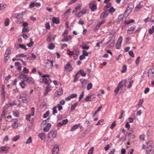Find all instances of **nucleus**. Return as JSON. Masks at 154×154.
I'll return each mask as SVG.
<instances>
[{"label": "nucleus", "instance_id": "774afa93", "mask_svg": "<svg viewBox=\"0 0 154 154\" xmlns=\"http://www.w3.org/2000/svg\"><path fill=\"white\" fill-rule=\"evenodd\" d=\"M115 32L114 30H112L111 32H110L109 33V36L112 37L115 34Z\"/></svg>", "mask_w": 154, "mask_h": 154}, {"label": "nucleus", "instance_id": "13d9d810", "mask_svg": "<svg viewBox=\"0 0 154 154\" xmlns=\"http://www.w3.org/2000/svg\"><path fill=\"white\" fill-rule=\"evenodd\" d=\"M32 142V137H30L26 142V144L31 143Z\"/></svg>", "mask_w": 154, "mask_h": 154}, {"label": "nucleus", "instance_id": "9b49d317", "mask_svg": "<svg viewBox=\"0 0 154 154\" xmlns=\"http://www.w3.org/2000/svg\"><path fill=\"white\" fill-rule=\"evenodd\" d=\"M10 147L7 146L0 147V153L3 152H7L10 149Z\"/></svg>", "mask_w": 154, "mask_h": 154}, {"label": "nucleus", "instance_id": "e433bc0d", "mask_svg": "<svg viewBox=\"0 0 154 154\" xmlns=\"http://www.w3.org/2000/svg\"><path fill=\"white\" fill-rule=\"evenodd\" d=\"M78 104V103L76 102L74 104H73L71 106V110L72 111L74 110L75 108V107L77 106Z\"/></svg>", "mask_w": 154, "mask_h": 154}, {"label": "nucleus", "instance_id": "0eeeda50", "mask_svg": "<svg viewBox=\"0 0 154 154\" xmlns=\"http://www.w3.org/2000/svg\"><path fill=\"white\" fill-rule=\"evenodd\" d=\"M122 40V36H119L116 44V48L117 49H119L120 48Z\"/></svg>", "mask_w": 154, "mask_h": 154}, {"label": "nucleus", "instance_id": "412c9836", "mask_svg": "<svg viewBox=\"0 0 154 154\" xmlns=\"http://www.w3.org/2000/svg\"><path fill=\"white\" fill-rule=\"evenodd\" d=\"M72 38V36L71 35H70L66 37H64V38L62 39V42H67L69 40H71Z\"/></svg>", "mask_w": 154, "mask_h": 154}, {"label": "nucleus", "instance_id": "4be33fe9", "mask_svg": "<svg viewBox=\"0 0 154 154\" xmlns=\"http://www.w3.org/2000/svg\"><path fill=\"white\" fill-rule=\"evenodd\" d=\"M52 21L54 23L57 24L60 23V19L58 17H54L52 18Z\"/></svg>", "mask_w": 154, "mask_h": 154}, {"label": "nucleus", "instance_id": "8fccbe9b", "mask_svg": "<svg viewBox=\"0 0 154 154\" xmlns=\"http://www.w3.org/2000/svg\"><path fill=\"white\" fill-rule=\"evenodd\" d=\"M92 87V85L91 83H89L87 86V90L88 91L90 90Z\"/></svg>", "mask_w": 154, "mask_h": 154}, {"label": "nucleus", "instance_id": "423d86ee", "mask_svg": "<svg viewBox=\"0 0 154 154\" xmlns=\"http://www.w3.org/2000/svg\"><path fill=\"white\" fill-rule=\"evenodd\" d=\"M47 60L49 62H47L45 64V67L48 69H51L53 66V61L49 59H47Z\"/></svg>", "mask_w": 154, "mask_h": 154}, {"label": "nucleus", "instance_id": "a211bd4d", "mask_svg": "<svg viewBox=\"0 0 154 154\" xmlns=\"http://www.w3.org/2000/svg\"><path fill=\"white\" fill-rule=\"evenodd\" d=\"M147 154H152V147L150 145L147 146L146 149Z\"/></svg>", "mask_w": 154, "mask_h": 154}, {"label": "nucleus", "instance_id": "f03ea898", "mask_svg": "<svg viewBox=\"0 0 154 154\" xmlns=\"http://www.w3.org/2000/svg\"><path fill=\"white\" fill-rule=\"evenodd\" d=\"M48 120V119H46L42 123L41 125L42 127H44L43 131L45 132H48L50 127H51V123H47L46 121Z\"/></svg>", "mask_w": 154, "mask_h": 154}, {"label": "nucleus", "instance_id": "7ed1b4c3", "mask_svg": "<svg viewBox=\"0 0 154 154\" xmlns=\"http://www.w3.org/2000/svg\"><path fill=\"white\" fill-rule=\"evenodd\" d=\"M126 82V79H124L121 81L119 83L117 88L114 90V92L116 94H117L119 91L125 85Z\"/></svg>", "mask_w": 154, "mask_h": 154}, {"label": "nucleus", "instance_id": "cd10ccee", "mask_svg": "<svg viewBox=\"0 0 154 154\" xmlns=\"http://www.w3.org/2000/svg\"><path fill=\"white\" fill-rule=\"evenodd\" d=\"M15 66L17 67V69L19 70H21V69L22 67L20 66V63L19 62H16L15 63Z\"/></svg>", "mask_w": 154, "mask_h": 154}, {"label": "nucleus", "instance_id": "f8f14e48", "mask_svg": "<svg viewBox=\"0 0 154 154\" xmlns=\"http://www.w3.org/2000/svg\"><path fill=\"white\" fill-rule=\"evenodd\" d=\"M148 77H151L154 76V68H150L148 72Z\"/></svg>", "mask_w": 154, "mask_h": 154}, {"label": "nucleus", "instance_id": "5701e85b", "mask_svg": "<svg viewBox=\"0 0 154 154\" xmlns=\"http://www.w3.org/2000/svg\"><path fill=\"white\" fill-rule=\"evenodd\" d=\"M51 90V87L48 85L46 88V90L44 94L45 96H46L47 94Z\"/></svg>", "mask_w": 154, "mask_h": 154}, {"label": "nucleus", "instance_id": "864d4df0", "mask_svg": "<svg viewBox=\"0 0 154 154\" xmlns=\"http://www.w3.org/2000/svg\"><path fill=\"white\" fill-rule=\"evenodd\" d=\"M140 58V57L138 56L135 60V63L137 65H138L139 63Z\"/></svg>", "mask_w": 154, "mask_h": 154}, {"label": "nucleus", "instance_id": "393cba45", "mask_svg": "<svg viewBox=\"0 0 154 154\" xmlns=\"http://www.w3.org/2000/svg\"><path fill=\"white\" fill-rule=\"evenodd\" d=\"M80 124H75L73 125L72 127L70 130V131H75L79 126Z\"/></svg>", "mask_w": 154, "mask_h": 154}, {"label": "nucleus", "instance_id": "f3484780", "mask_svg": "<svg viewBox=\"0 0 154 154\" xmlns=\"http://www.w3.org/2000/svg\"><path fill=\"white\" fill-rule=\"evenodd\" d=\"M26 11H22L19 14H14V17L16 18H19L22 17L23 15L25 14Z\"/></svg>", "mask_w": 154, "mask_h": 154}, {"label": "nucleus", "instance_id": "9d476101", "mask_svg": "<svg viewBox=\"0 0 154 154\" xmlns=\"http://www.w3.org/2000/svg\"><path fill=\"white\" fill-rule=\"evenodd\" d=\"M63 94V91L62 88H60L58 89L55 93L56 96H61Z\"/></svg>", "mask_w": 154, "mask_h": 154}, {"label": "nucleus", "instance_id": "5fc2aeb1", "mask_svg": "<svg viewBox=\"0 0 154 154\" xmlns=\"http://www.w3.org/2000/svg\"><path fill=\"white\" fill-rule=\"evenodd\" d=\"M101 108V106H100L98 108L97 110L93 114V116H94L96 115L97 113L100 110Z\"/></svg>", "mask_w": 154, "mask_h": 154}, {"label": "nucleus", "instance_id": "79ce46f5", "mask_svg": "<svg viewBox=\"0 0 154 154\" xmlns=\"http://www.w3.org/2000/svg\"><path fill=\"white\" fill-rule=\"evenodd\" d=\"M142 7V5H140V2L137 5L135 8V10L137 11H139Z\"/></svg>", "mask_w": 154, "mask_h": 154}, {"label": "nucleus", "instance_id": "bb28decb", "mask_svg": "<svg viewBox=\"0 0 154 154\" xmlns=\"http://www.w3.org/2000/svg\"><path fill=\"white\" fill-rule=\"evenodd\" d=\"M38 136L41 140H42L45 138V134L43 133H40L39 134Z\"/></svg>", "mask_w": 154, "mask_h": 154}, {"label": "nucleus", "instance_id": "473e14b6", "mask_svg": "<svg viewBox=\"0 0 154 154\" xmlns=\"http://www.w3.org/2000/svg\"><path fill=\"white\" fill-rule=\"evenodd\" d=\"M18 46L19 47H16L17 48H20L22 49L25 50L26 51L27 50V48H26V46H25V45L20 44Z\"/></svg>", "mask_w": 154, "mask_h": 154}, {"label": "nucleus", "instance_id": "72a5a7b5", "mask_svg": "<svg viewBox=\"0 0 154 154\" xmlns=\"http://www.w3.org/2000/svg\"><path fill=\"white\" fill-rule=\"evenodd\" d=\"M11 49L9 48H8L6 51L5 54L9 56V55L11 54Z\"/></svg>", "mask_w": 154, "mask_h": 154}, {"label": "nucleus", "instance_id": "37998d69", "mask_svg": "<svg viewBox=\"0 0 154 154\" xmlns=\"http://www.w3.org/2000/svg\"><path fill=\"white\" fill-rule=\"evenodd\" d=\"M9 19L7 18H6L5 21V24L6 26H8L9 25Z\"/></svg>", "mask_w": 154, "mask_h": 154}, {"label": "nucleus", "instance_id": "c9c22d12", "mask_svg": "<svg viewBox=\"0 0 154 154\" xmlns=\"http://www.w3.org/2000/svg\"><path fill=\"white\" fill-rule=\"evenodd\" d=\"M78 72L74 76V80L73 81L74 82H76L77 81H78V79H79V76L78 75Z\"/></svg>", "mask_w": 154, "mask_h": 154}, {"label": "nucleus", "instance_id": "7c9ffc66", "mask_svg": "<svg viewBox=\"0 0 154 154\" xmlns=\"http://www.w3.org/2000/svg\"><path fill=\"white\" fill-rule=\"evenodd\" d=\"M122 69L121 71V72L122 73H124L125 72H126L127 70V66L125 65H124L123 66Z\"/></svg>", "mask_w": 154, "mask_h": 154}, {"label": "nucleus", "instance_id": "a878e982", "mask_svg": "<svg viewBox=\"0 0 154 154\" xmlns=\"http://www.w3.org/2000/svg\"><path fill=\"white\" fill-rule=\"evenodd\" d=\"M18 122L17 119H16L14 122L12 124V126L13 128H16L18 126Z\"/></svg>", "mask_w": 154, "mask_h": 154}, {"label": "nucleus", "instance_id": "680f3d73", "mask_svg": "<svg viewBox=\"0 0 154 154\" xmlns=\"http://www.w3.org/2000/svg\"><path fill=\"white\" fill-rule=\"evenodd\" d=\"M16 56L17 57H26V55H25L23 53H21L17 54V55H16Z\"/></svg>", "mask_w": 154, "mask_h": 154}, {"label": "nucleus", "instance_id": "39448f33", "mask_svg": "<svg viewBox=\"0 0 154 154\" xmlns=\"http://www.w3.org/2000/svg\"><path fill=\"white\" fill-rule=\"evenodd\" d=\"M88 10L86 9H82L81 11L78 13L76 14L75 16L76 17L79 18L84 15H85L88 13Z\"/></svg>", "mask_w": 154, "mask_h": 154}, {"label": "nucleus", "instance_id": "20e7f679", "mask_svg": "<svg viewBox=\"0 0 154 154\" xmlns=\"http://www.w3.org/2000/svg\"><path fill=\"white\" fill-rule=\"evenodd\" d=\"M57 132L56 131L53 130L51 131L48 134V137L49 139L52 140L56 137Z\"/></svg>", "mask_w": 154, "mask_h": 154}, {"label": "nucleus", "instance_id": "58836bf2", "mask_svg": "<svg viewBox=\"0 0 154 154\" xmlns=\"http://www.w3.org/2000/svg\"><path fill=\"white\" fill-rule=\"evenodd\" d=\"M79 72L81 75L82 76L84 77L86 75V73L82 70H80Z\"/></svg>", "mask_w": 154, "mask_h": 154}, {"label": "nucleus", "instance_id": "a18cd8bd", "mask_svg": "<svg viewBox=\"0 0 154 154\" xmlns=\"http://www.w3.org/2000/svg\"><path fill=\"white\" fill-rule=\"evenodd\" d=\"M19 98L22 99L23 102L26 103L27 101L26 99L25 98V97H23L22 96V95H19Z\"/></svg>", "mask_w": 154, "mask_h": 154}, {"label": "nucleus", "instance_id": "4468645a", "mask_svg": "<svg viewBox=\"0 0 154 154\" xmlns=\"http://www.w3.org/2000/svg\"><path fill=\"white\" fill-rule=\"evenodd\" d=\"M89 7L92 11H94L97 9V4H92L90 3L89 4Z\"/></svg>", "mask_w": 154, "mask_h": 154}, {"label": "nucleus", "instance_id": "1a4fd4ad", "mask_svg": "<svg viewBox=\"0 0 154 154\" xmlns=\"http://www.w3.org/2000/svg\"><path fill=\"white\" fill-rule=\"evenodd\" d=\"M72 67L70 65V63L68 62L64 66L65 70L67 72H69L72 71Z\"/></svg>", "mask_w": 154, "mask_h": 154}, {"label": "nucleus", "instance_id": "c85d7f7f", "mask_svg": "<svg viewBox=\"0 0 154 154\" xmlns=\"http://www.w3.org/2000/svg\"><path fill=\"white\" fill-rule=\"evenodd\" d=\"M92 95H91L87 96L85 99V101H90L93 100V98H92Z\"/></svg>", "mask_w": 154, "mask_h": 154}, {"label": "nucleus", "instance_id": "4c0bfd02", "mask_svg": "<svg viewBox=\"0 0 154 154\" xmlns=\"http://www.w3.org/2000/svg\"><path fill=\"white\" fill-rule=\"evenodd\" d=\"M80 81L82 85H85L87 83V80L85 79H80Z\"/></svg>", "mask_w": 154, "mask_h": 154}, {"label": "nucleus", "instance_id": "6ab92c4d", "mask_svg": "<svg viewBox=\"0 0 154 154\" xmlns=\"http://www.w3.org/2000/svg\"><path fill=\"white\" fill-rule=\"evenodd\" d=\"M105 22V20H103L100 22L94 28V30H98L101 26Z\"/></svg>", "mask_w": 154, "mask_h": 154}, {"label": "nucleus", "instance_id": "603ef678", "mask_svg": "<svg viewBox=\"0 0 154 154\" xmlns=\"http://www.w3.org/2000/svg\"><path fill=\"white\" fill-rule=\"evenodd\" d=\"M94 149V147H91L89 150L88 152V154H92L93 152Z\"/></svg>", "mask_w": 154, "mask_h": 154}, {"label": "nucleus", "instance_id": "c756f323", "mask_svg": "<svg viewBox=\"0 0 154 154\" xmlns=\"http://www.w3.org/2000/svg\"><path fill=\"white\" fill-rule=\"evenodd\" d=\"M25 81V80H23L19 84L20 85V86L23 89L25 88L26 86V84H25V83L24 82Z\"/></svg>", "mask_w": 154, "mask_h": 154}, {"label": "nucleus", "instance_id": "6e6552de", "mask_svg": "<svg viewBox=\"0 0 154 154\" xmlns=\"http://www.w3.org/2000/svg\"><path fill=\"white\" fill-rule=\"evenodd\" d=\"M31 113L30 114L27 115L26 116V119L29 121L30 120V118L32 116H34L35 113V108L34 107H32L31 109Z\"/></svg>", "mask_w": 154, "mask_h": 154}, {"label": "nucleus", "instance_id": "aec40b11", "mask_svg": "<svg viewBox=\"0 0 154 154\" xmlns=\"http://www.w3.org/2000/svg\"><path fill=\"white\" fill-rule=\"evenodd\" d=\"M136 26H133L130 28H129L128 30V33L129 34H132L133 31L135 29Z\"/></svg>", "mask_w": 154, "mask_h": 154}, {"label": "nucleus", "instance_id": "052dcab7", "mask_svg": "<svg viewBox=\"0 0 154 154\" xmlns=\"http://www.w3.org/2000/svg\"><path fill=\"white\" fill-rule=\"evenodd\" d=\"M67 54L69 55H72L74 54V52L72 51H70L69 50L67 51Z\"/></svg>", "mask_w": 154, "mask_h": 154}, {"label": "nucleus", "instance_id": "b1692460", "mask_svg": "<svg viewBox=\"0 0 154 154\" xmlns=\"http://www.w3.org/2000/svg\"><path fill=\"white\" fill-rule=\"evenodd\" d=\"M7 5L6 4H0V11H4L6 8Z\"/></svg>", "mask_w": 154, "mask_h": 154}, {"label": "nucleus", "instance_id": "bf43d9fd", "mask_svg": "<svg viewBox=\"0 0 154 154\" xmlns=\"http://www.w3.org/2000/svg\"><path fill=\"white\" fill-rule=\"evenodd\" d=\"M82 6V4L81 3H79L78 5L75 7V9L77 10H79Z\"/></svg>", "mask_w": 154, "mask_h": 154}, {"label": "nucleus", "instance_id": "338daca9", "mask_svg": "<svg viewBox=\"0 0 154 154\" xmlns=\"http://www.w3.org/2000/svg\"><path fill=\"white\" fill-rule=\"evenodd\" d=\"M134 22V20H130L128 21L125 22V23L126 24H129L130 23H133Z\"/></svg>", "mask_w": 154, "mask_h": 154}, {"label": "nucleus", "instance_id": "69168bd1", "mask_svg": "<svg viewBox=\"0 0 154 154\" xmlns=\"http://www.w3.org/2000/svg\"><path fill=\"white\" fill-rule=\"evenodd\" d=\"M35 2H31L29 5V7L30 8H32L35 6Z\"/></svg>", "mask_w": 154, "mask_h": 154}, {"label": "nucleus", "instance_id": "de8ad7c7", "mask_svg": "<svg viewBox=\"0 0 154 154\" xmlns=\"http://www.w3.org/2000/svg\"><path fill=\"white\" fill-rule=\"evenodd\" d=\"M145 136L144 134H141L139 136V139L141 141H143L145 140Z\"/></svg>", "mask_w": 154, "mask_h": 154}, {"label": "nucleus", "instance_id": "2f4dec72", "mask_svg": "<svg viewBox=\"0 0 154 154\" xmlns=\"http://www.w3.org/2000/svg\"><path fill=\"white\" fill-rule=\"evenodd\" d=\"M13 113L15 117H18L19 116V112L17 110H14L13 112Z\"/></svg>", "mask_w": 154, "mask_h": 154}, {"label": "nucleus", "instance_id": "a19ab883", "mask_svg": "<svg viewBox=\"0 0 154 154\" xmlns=\"http://www.w3.org/2000/svg\"><path fill=\"white\" fill-rule=\"evenodd\" d=\"M55 47V45L54 44L52 43H51L50 44L49 46L48 47V48L50 50H52Z\"/></svg>", "mask_w": 154, "mask_h": 154}, {"label": "nucleus", "instance_id": "c03bdc74", "mask_svg": "<svg viewBox=\"0 0 154 154\" xmlns=\"http://www.w3.org/2000/svg\"><path fill=\"white\" fill-rule=\"evenodd\" d=\"M111 6V4L110 3H109L107 4L104 7V10L105 11H107V8L110 7Z\"/></svg>", "mask_w": 154, "mask_h": 154}, {"label": "nucleus", "instance_id": "6e6d98bb", "mask_svg": "<svg viewBox=\"0 0 154 154\" xmlns=\"http://www.w3.org/2000/svg\"><path fill=\"white\" fill-rule=\"evenodd\" d=\"M49 115V111H47L43 115L44 118H46Z\"/></svg>", "mask_w": 154, "mask_h": 154}, {"label": "nucleus", "instance_id": "e2e57ef3", "mask_svg": "<svg viewBox=\"0 0 154 154\" xmlns=\"http://www.w3.org/2000/svg\"><path fill=\"white\" fill-rule=\"evenodd\" d=\"M42 82L45 84H48V80L45 78L43 79Z\"/></svg>", "mask_w": 154, "mask_h": 154}, {"label": "nucleus", "instance_id": "2eb2a0df", "mask_svg": "<svg viewBox=\"0 0 154 154\" xmlns=\"http://www.w3.org/2000/svg\"><path fill=\"white\" fill-rule=\"evenodd\" d=\"M133 8V6L132 5H129L126 8L125 13H127L128 14H129L131 12Z\"/></svg>", "mask_w": 154, "mask_h": 154}, {"label": "nucleus", "instance_id": "09e8293b", "mask_svg": "<svg viewBox=\"0 0 154 154\" xmlns=\"http://www.w3.org/2000/svg\"><path fill=\"white\" fill-rule=\"evenodd\" d=\"M5 97V91H2L1 94V97L2 100H4Z\"/></svg>", "mask_w": 154, "mask_h": 154}, {"label": "nucleus", "instance_id": "f704fd0d", "mask_svg": "<svg viewBox=\"0 0 154 154\" xmlns=\"http://www.w3.org/2000/svg\"><path fill=\"white\" fill-rule=\"evenodd\" d=\"M115 9L113 7H111L108 10L109 12L111 14H112L113 13L115 12Z\"/></svg>", "mask_w": 154, "mask_h": 154}, {"label": "nucleus", "instance_id": "f257e3e1", "mask_svg": "<svg viewBox=\"0 0 154 154\" xmlns=\"http://www.w3.org/2000/svg\"><path fill=\"white\" fill-rule=\"evenodd\" d=\"M18 78H20V79H21V78L25 79V81H27L30 84H33L35 82L34 79L32 77L23 74H20Z\"/></svg>", "mask_w": 154, "mask_h": 154}, {"label": "nucleus", "instance_id": "dca6fc26", "mask_svg": "<svg viewBox=\"0 0 154 154\" xmlns=\"http://www.w3.org/2000/svg\"><path fill=\"white\" fill-rule=\"evenodd\" d=\"M108 14V13L107 12V11H105L101 13L100 15V19H103L104 18L106 17Z\"/></svg>", "mask_w": 154, "mask_h": 154}, {"label": "nucleus", "instance_id": "ea45409f", "mask_svg": "<svg viewBox=\"0 0 154 154\" xmlns=\"http://www.w3.org/2000/svg\"><path fill=\"white\" fill-rule=\"evenodd\" d=\"M29 31V29L28 27H23V28L22 30V32L24 33L25 32H28Z\"/></svg>", "mask_w": 154, "mask_h": 154}, {"label": "nucleus", "instance_id": "49530a36", "mask_svg": "<svg viewBox=\"0 0 154 154\" xmlns=\"http://www.w3.org/2000/svg\"><path fill=\"white\" fill-rule=\"evenodd\" d=\"M134 83V81L132 80L131 81L129 82V84L127 86V88L129 89L131 88L132 85V84H133Z\"/></svg>", "mask_w": 154, "mask_h": 154}, {"label": "nucleus", "instance_id": "0e129e2a", "mask_svg": "<svg viewBox=\"0 0 154 154\" xmlns=\"http://www.w3.org/2000/svg\"><path fill=\"white\" fill-rule=\"evenodd\" d=\"M22 26L24 27H27L28 26V23L26 22H22Z\"/></svg>", "mask_w": 154, "mask_h": 154}, {"label": "nucleus", "instance_id": "3c124183", "mask_svg": "<svg viewBox=\"0 0 154 154\" xmlns=\"http://www.w3.org/2000/svg\"><path fill=\"white\" fill-rule=\"evenodd\" d=\"M20 137V136L19 135H16L12 138V140L14 141H17Z\"/></svg>", "mask_w": 154, "mask_h": 154}, {"label": "nucleus", "instance_id": "ddd939ff", "mask_svg": "<svg viewBox=\"0 0 154 154\" xmlns=\"http://www.w3.org/2000/svg\"><path fill=\"white\" fill-rule=\"evenodd\" d=\"M59 150V147L57 145H54L53 147L52 153L53 154H57Z\"/></svg>", "mask_w": 154, "mask_h": 154}, {"label": "nucleus", "instance_id": "4d7b16f0", "mask_svg": "<svg viewBox=\"0 0 154 154\" xmlns=\"http://www.w3.org/2000/svg\"><path fill=\"white\" fill-rule=\"evenodd\" d=\"M57 106H54L52 109L53 110V114L55 115L57 113Z\"/></svg>", "mask_w": 154, "mask_h": 154}]
</instances>
